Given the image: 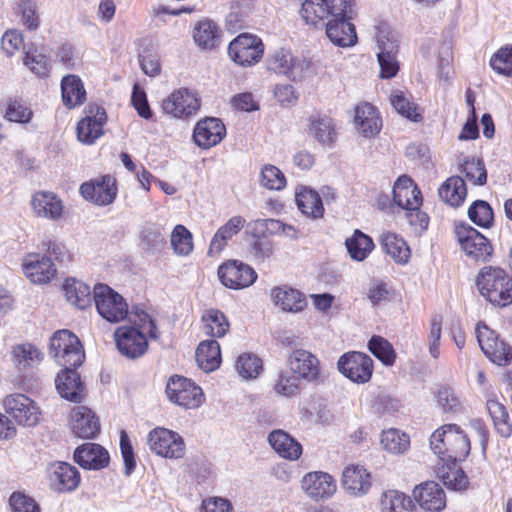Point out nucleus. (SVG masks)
I'll use <instances>...</instances> for the list:
<instances>
[{"label": "nucleus", "instance_id": "nucleus-44", "mask_svg": "<svg viewBox=\"0 0 512 512\" xmlns=\"http://www.w3.org/2000/svg\"><path fill=\"white\" fill-rule=\"evenodd\" d=\"M384 251L397 263L405 264L410 258V249L403 238L395 233L384 232L380 236Z\"/></svg>", "mask_w": 512, "mask_h": 512}, {"label": "nucleus", "instance_id": "nucleus-54", "mask_svg": "<svg viewBox=\"0 0 512 512\" xmlns=\"http://www.w3.org/2000/svg\"><path fill=\"white\" fill-rule=\"evenodd\" d=\"M368 349L386 366H392L396 360L393 346L381 336H373L368 342Z\"/></svg>", "mask_w": 512, "mask_h": 512}, {"label": "nucleus", "instance_id": "nucleus-48", "mask_svg": "<svg viewBox=\"0 0 512 512\" xmlns=\"http://www.w3.org/2000/svg\"><path fill=\"white\" fill-rule=\"evenodd\" d=\"M437 476L443 484L452 490H464L468 486V478L462 469L456 466V462H447L437 469Z\"/></svg>", "mask_w": 512, "mask_h": 512}, {"label": "nucleus", "instance_id": "nucleus-18", "mask_svg": "<svg viewBox=\"0 0 512 512\" xmlns=\"http://www.w3.org/2000/svg\"><path fill=\"white\" fill-rule=\"evenodd\" d=\"M31 209L37 218L59 222L64 218L65 207L61 198L49 191H38L31 198Z\"/></svg>", "mask_w": 512, "mask_h": 512}, {"label": "nucleus", "instance_id": "nucleus-40", "mask_svg": "<svg viewBox=\"0 0 512 512\" xmlns=\"http://www.w3.org/2000/svg\"><path fill=\"white\" fill-rule=\"evenodd\" d=\"M196 361L205 372L217 369L221 363L220 345L216 340L202 341L196 350Z\"/></svg>", "mask_w": 512, "mask_h": 512}, {"label": "nucleus", "instance_id": "nucleus-63", "mask_svg": "<svg viewBox=\"0 0 512 512\" xmlns=\"http://www.w3.org/2000/svg\"><path fill=\"white\" fill-rule=\"evenodd\" d=\"M463 173L468 181L475 185H484L487 181V172L480 159H471L463 164Z\"/></svg>", "mask_w": 512, "mask_h": 512}, {"label": "nucleus", "instance_id": "nucleus-57", "mask_svg": "<svg viewBox=\"0 0 512 512\" xmlns=\"http://www.w3.org/2000/svg\"><path fill=\"white\" fill-rule=\"evenodd\" d=\"M490 66L496 73L512 77V45L500 47L491 57Z\"/></svg>", "mask_w": 512, "mask_h": 512}, {"label": "nucleus", "instance_id": "nucleus-52", "mask_svg": "<svg viewBox=\"0 0 512 512\" xmlns=\"http://www.w3.org/2000/svg\"><path fill=\"white\" fill-rule=\"evenodd\" d=\"M381 507L383 512H411L414 503L404 493L389 490L383 493L381 497Z\"/></svg>", "mask_w": 512, "mask_h": 512}, {"label": "nucleus", "instance_id": "nucleus-1", "mask_svg": "<svg viewBox=\"0 0 512 512\" xmlns=\"http://www.w3.org/2000/svg\"><path fill=\"white\" fill-rule=\"evenodd\" d=\"M430 447L442 461H463L470 453L468 436L455 424H446L436 429L430 437Z\"/></svg>", "mask_w": 512, "mask_h": 512}, {"label": "nucleus", "instance_id": "nucleus-6", "mask_svg": "<svg viewBox=\"0 0 512 512\" xmlns=\"http://www.w3.org/2000/svg\"><path fill=\"white\" fill-rule=\"evenodd\" d=\"M378 46V63L380 66V77L390 79L396 76L399 71V63L396 59L398 43L394 34L385 24L376 27L374 35Z\"/></svg>", "mask_w": 512, "mask_h": 512}, {"label": "nucleus", "instance_id": "nucleus-16", "mask_svg": "<svg viewBox=\"0 0 512 512\" xmlns=\"http://www.w3.org/2000/svg\"><path fill=\"white\" fill-rule=\"evenodd\" d=\"M218 278L227 288L240 290L251 286L257 279L255 270L238 260H228L218 267Z\"/></svg>", "mask_w": 512, "mask_h": 512}, {"label": "nucleus", "instance_id": "nucleus-61", "mask_svg": "<svg viewBox=\"0 0 512 512\" xmlns=\"http://www.w3.org/2000/svg\"><path fill=\"white\" fill-rule=\"evenodd\" d=\"M129 320L133 322L134 328H136L139 332H142L143 335H149L150 338L156 339L158 338L157 328L154 324L151 316L146 313L142 309H135L131 314L128 315Z\"/></svg>", "mask_w": 512, "mask_h": 512}, {"label": "nucleus", "instance_id": "nucleus-29", "mask_svg": "<svg viewBox=\"0 0 512 512\" xmlns=\"http://www.w3.org/2000/svg\"><path fill=\"white\" fill-rule=\"evenodd\" d=\"M354 123L359 134L366 138L376 136L382 127L377 109L367 102L355 107Z\"/></svg>", "mask_w": 512, "mask_h": 512}, {"label": "nucleus", "instance_id": "nucleus-34", "mask_svg": "<svg viewBox=\"0 0 512 512\" xmlns=\"http://www.w3.org/2000/svg\"><path fill=\"white\" fill-rule=\"evenodd\" d=\"M271 300L282 311L292 313L302 311L307 305L305 296L297 289L288 286L273 288Z\"/></svg>", "mask_w": 512, "mask_h": 512}, {"label": "nucleus", "instance_id": "nucleus-23", "mask_svg": "<svg viewBox=\"0 0 512 512\" xmlns=\"http://www.w3.org/2000/svg\"><path fill=\"white\" fill-rule=\"evenodd\" d=\"M226 135V128L222 121L214 117L200 120L193 131V139L197 146L209 149L219 144Z\"/></svg>", "mask_w": 512, "mask_h": 512}, {"label": "nucleus", "instance_id": "nucleus-12", "mask_svg": "<svg viewBox=\"0 0 512 512\" xmlns=\"http://www.w3.org/2000/svg\"><path fill=\"white\" fill-rule=\"evenodd\" d=\"M463 252L474 261H487L492 254V246L481 233L469 225H458L455 229Z\"/></svg>", "mask_w": 512, "mask_h": 512}, {"label": "nucleus", "instance_id": "nucleus-2", "mask_svg": "<svg viewBox=\"0 0 512 512\" xmlns=\"http://www.w3.org/2000/svg\"><path fill=\"white\" fill-rule=\"evenodd\" d=\"M476 282L482 296L492 304L504 307L512 303V279L503 269L484 267Z\"/></svg>", "mask_w": 512, "mask_h": 512}, {"label": "nucleus", "instance_id": "nucleus-62", "mask_svg": "<svg viewBox=\"0 0 512 512\" xmlns=\"http://www.w3.org/2000/svg\"><path fill=\"white\" fill-rule=\"evenodd\" d=\"M441 335H442V319L439 316H435L430 321L429 333L427 336L428 352L433 359H438L440 356Z\"/></svg>", "mask_w": 512, "mask_h": 512}, {"label": "nucleus", "instance_id": "nucleus-17", "mask_svg": "<svg viewBox=\"0 0 512 512\" xmlns=\"http://www.w3.org/2000/svg\"><path fill=\"white\" fill-rule=\"evenodd\" d=\"M107 116L105 109L98 105H88L85 116L77 124V138L84 144H93L104 134L103 127Z\"/></svg>", "mask_w": 512, "mask_h": 512}, {"label": "nucleus", "instance_id": "nucleus-47", "mask_svg": "<svg viewBox=\"0 0 512 512\" xmlns=\"http://www.w3.org/2000/svg\"><path fill=\"white\" fill-rule=\"evenodd\" d=\"M203 331L206 335L221 338L229 330L230 324L223 312L218 309H209L202 315Z\"/></svg>", "mask_w": 512, "mask_h": 512}, {"label": "nucleus", "instance_id": "nucleus-46", "mask_svg": "<svg viewBox=\"0 0 512 512\" xmlns=\"http://www.w3.org/2000/svg\"><path fill=\"white\" fill-rule=\"evenodd\" d=\"M65 297L68 302L79 309L91 306L92 294L90 287L75 279L68 280L64 285Z\"/></svg>", "mask_w": 512, "mask_h": 512}, {"label": "nucleus", "instance_id": "nucleus-59", "mask_svg": "<svg viewBox=\"0 0 512 512\" xmlns=\"http://www.w3.org/2000/svg\"><path fill=\"white\" fill-rule=\"evenodd\" d=\"M236 369L244 379H252L261 372L262 362L256 355L245 353L238 357Z\"/></svg>", "mask_w": 512, "mask_h": 512}, {"label": "nucleus", "instance_id": "nucleus-8", "mask_svg": "<svg viewBox=\"0 0 512 512\" xmlns=\"http://www.w3.org/2000/svg\"><path fill=\"white\" fill-rule=\"evenodd\" d=\"M166 394L169 400L186 409L199 407L204 401L202 389L190 379L174 376L166 386Z\"/></svg>", "mask_w": 512, "mask_h": 512}, {"label": "nucleus", "instance_id": "nucleus-64", "mask_svg": "<svg viewBox=\"0 0 512 512\" xmlns=\"http://www.w3.org/2000/svg\"><path fill=\"white\" fill-rule=\"evenodd\" d=\"M278 394L293 397L300 391V378L295 374L281 373L274 385Z\"/></svg>", "mask_w": 512, "mask_h": 512}, {"label": "nucleus", "instance_id": "nucleus-9", "mask_svg": "<svg viewBox=\"0 0 512 512\" xmlns=\"http://www.w3.org/2000/svg\"><path fill=\"white\" fill-rule=\"evenodd\" d=\"M476 337L487 358L497 365H507L512 361V348L498 339L495 331L485 324H477Z\"/></svg>", "mask_w": 512, "mask_h": 512}, {"label": "nucleus", "instance_id": "nucleus-43", "mask_svg": "<svg viewBox=\"0 0 512 512\" xmlns=\"http://www.w3.org/2000/svg\"><path fill=\"white\" fill-rule=\"evenodd\" d=\"M139 239L143 249L152 253L162 249L166 244L163 226L154 222H147L142 226Z\"/></svg>", "mask_w": 512, "mask_h": 512}, {"label": "nucleus", "instance_id": "nucleus-22", "mask_svg": "<svg viewBox=\"0 0 512 512\" xmlns=\"http://www.w3.org/2000/svg\"><path fill=\"white\" fill-rule=\"evenodd\" d=\"M288 365L293 374L300 379L314 382L320 376L318 358L305 349H296L288 357Z\"/></svg>", "mask_w": 512, "mask_h": 512}, {"label": "nucleus", "instance_id": "nucleus-56", "mask_svg": "<svg viewBox=\"0 0 512 512\" xmlns=\"http://www.w3.org/2000/svg\"><path fill=\"white\" fill-rule=\"evenodd\" d=\"M390 102L393 108L403 117L418 122L422 120V116L417 112V106L411 102L403 92L396 90L390 96Z\"/></svg>", "mask_w": 512, "mask_h": 512}, {"label": "nucleus", "instance_id": "nucleus-7", "mask_svg": "<svg viewBox=\"0 0 512 512\" xmlns=\"http://www.w3.org/2000/svg\"><path fill=\"white\" fill-rule=\"evenodd\" d=\"M201 100L188 88H180L169 94L162 103L163 111L173 118L188 119L199 111Z\"/></svg>", "mask_w": 512, "mask_h": 512}, {"label": "nucleus", "instance_id": "nucleus-3", "mask_svg": "<svg viewBox=\"0 0 512 512\" xmlns=\"http://www.w3.org/2000/svg\"><path fill=\"white\" fill-rule=\"evenodd\" d=\"M354 0H305L300 9L307 24L317 25L324 20L353 18Z\"/></svg>", "mask_w": 512, "mask_h": 512}, {"label": "nucleus", "instance_id": "nucleus-32", "mask_svg": "<svg viewBox=\"0 0 512 512\" xmlns=\"http://www.w3.org/2000/svg\"><path fill=\"white\" fill-rule=\"evenodd\" d=\"M74 459L84 469L99 470L109 464L108 452L96 443L79 446L74 452Z\"/></svg>", "mask_w": 512, "mask_h": 512}, {"label": "nucleus", "instance_id": "nucleus-31", "mask_svg": "<svg viewBox=\"0 0 512 512\" xmlns=\"http://www.w3.org/2000/svg\"><path fill=\"white\" fill-rule=\"evenodd\" d=\"M352 19H333L325 23V33L334 45L351 47L356 44L357 35Z\"/></svg>", "mask_w": 512, "mask_h": 512}, {"label": "nucleus", "instance_id": "nucleus-36", "mask_svg": "<svg viewBox=\"0 0 512 512\" xmlns=\"http://www.w3.org/2000/svg\"><path fill=\"white\" fill-rule=\"evenodd\" d=\"M246 220L242 216L231 217L224 225L218 228L211 239L208 255L217 256L226 247L229 240L237 235L244 227Z\"/></svg>", "mask_w": 512, "mask_h": 512}, {"label": "nucleus", "instance_id": "nucleus-13", "mask_svg": "<svg viewBox=\"0 0 512 512\" xmlns=\"http://www.w3.org/2000/svg\"><path fill=\"white\" fill-rule=\"evenodd\" d=\"M21 267L25 277L36 285L49 284L58 274L50 256L41 253L27 254L22 259Z\"/></svg>", "mask_w": 512, "mask_h": 512}, {"label": "nucleus", "instance_id": "nucleus-53", "mask_svg": "<svg viewBox=\"0 0 512 512\" xmlns=\"http://www.w3.org/2000/svg\"><path fill=\"white\" fill-rule=\"evenodd\" d=\"M23 63L38 77H46L50 72L49 58L37 48L31 47L25 52Z\"/></svg>", "mask_w": 512, "mask_h": 512}, {"label": "nucleus", "instance_id": "nucleus-21", "mask_svg": "<svg viewBox=\"0 0 512 512\" xmlns=\"http://www.w3.org/2000/svg\"><path fill=\"white\" fill-rule=\"evenodd\" d=\"M301 488L311 499L318 501L331 497L336 492V482L325 472H309L301 479Z\"/></svg>", "mask_w": 512, "mask_h": 512}, {"label": "nucleus", "instance_id": "nucleus-15", "mask_svg": "<svg viewBox=\"0 0 512 512\" xmlns=\"http://www.w3.org/2000/svg\"><path fill=\"white\" fill-rule=\"evenodd\" d=\"M338 370L354 383H367L373 374V360L365 353L348 352L337 363Z\"/></svg>", "mask_w": 512, "mask_h": 512}, {"label": "nucleus", "instance_id": "nucleus-30", "mask_svg": "<svg viewBox=\"0 0 512 512\" xmlns=\"http://www.w3.org/2000/svg\"><path fill=\"white\" fill-rule=\"evenodd\" d=\"M76 367H65L58 373L55 380L56 389L59 395L71 402H81L84 398V387L78 373L74 370Z\"/></svg>", "mask_w": 512, "mask_h": 512}, {"label": "nucleus", "instance_id": "nucleus-28", "mask_svg": "<svg viewBox=\"0 0 512 512\" xmlns=\"http://www.w3.org/2000/svg\"><path fill=\"white\" fill-rule=\"evenodd\" d=\"M393 200L404 210L420 208L422 194L410 177L402 175L394 183Z\"/></svg>", "mask_w": 512, "mask_h": 512}, {"label": "nucleus", "instance_id": "nucleus-42", "mask_svg": "<svg viewBox=\"0 0 512 512\" xmlns=\"http://www.w3.org/2000/svg\"><path fill=\"white\" fill-rule=\"evenodd\" d=\"M439 197L453 207L461 205L467 195L465 181L459 176L448 178L438 190Z\"/></svg>", "mask_w": 512, "mask_h": 512}, {"label": "nucleus", "instance_id": "nucleus-60", "mask_svg": "<svg viewBox=\"0 0 512 512\" xmlns=\"http://www.w3.org/2000/svg\"><path fill=\"white\" fill-rule=\"evenodd\" d=\"M260 184L268 190H281L286 186V178L276 166L265 165L261 170Z\"/></svg>", "mask_w": 512, "mask_h": 512}, {"label": "nucleus", "instance_id": "nucleus-33", "mask_svg": "<svg viewBox=\"0 0 512 512\" xmlns=\"http://www.w3.org/2000/svg\"><path fill=\"white\" fill-rule=\"evenodd\" d=\"M307 133L323 146H332L337 136L332 118L321 114L308 118Z\"/></svg>", "mask_w": 512, "mask_h": 512}, {"label": "nucleus", "instance_id": "nucleus-35", "mask_svg": "<svg viewBox=\"0 0 512 512\" xmlns=\"http://www.w3.org/2000/svg\"><path fill=\"white\" fill-rule=\"evenodd\" d=\"M272 449L282 458L295 461L302 454V445L286 431L277 429L268 435Z\"/></svg>", "mask_w": 512, "mask_h": 512}, {"label": "nucleus", "instance_id": "nucleus-20", "mask_svg": "<svg viewBox=\"0 0 512 512\" xmlns=\"http://www.w3.org/2000/svg\"><path fill=\"white\" fill-rule=\"evenodd\" d=\"M115 342L120 353L127 358L142 356L148 347L146 336L134 327H119L114 333Z\"/></svg>", "mask_w": 512, "mask_h": 512}, {"label": "nucleus", "instance_id": "nucleus-38", "mask_svg": "<svg viewBox=\"0 0 512 512\" xmlns=\"http://www.w3.org/2000/svg\"><path fill=\"white\" fill-rule=\"evenodd\" d=\"M299 67V62L288 49L280 48L275 50L268 59L269 70L287 75L293 80L300 77L298 74Z\"/></svg>", "mask_w": 512, "mask_h": 512}, {"label": "nucleus", "instance_id": "nucleus-10", "mask_svg": "<svg viewBox=\"0 0 512 512\" xmlns=\"http://www.w3.org/2000/svg\"><path fill=\"white\" fill-rule=\"evenodd\" d=\"M148 445L155 454L164 458L180 459L185 454L183 438L166 428L158 427L150 431Z\"/></svg>", "mask_w": 512, "mask_h": 512}, {"label": "nucleus", "instance_id": "nucleus-39", "mask_svg": "<svg viewBox=\"0 0 512 512\" xmlns=\"http://www.w3.org/2000/svg\"><path fill=\"white\" fill-rule=\"evenodd\" d=\"M62 100L69 109L80 106L86 99V91L81 79L76 75H67L61 81Z\"/></svg>", "mask_w": 512, "mask_h": 512}, {"label": "nucleus", "instance_id": "nucleus-26", "mask_svg": "<svg viewBox=\"0 0 512 512\" xmlns=\"http://www.w3.org/2000/svg\"><path fill=\"white\" fill-rule=\"evenodd\" d=\"M342 487L353 496H363L371 488V475L364 466L350 464L342 472Z\"/></svg>", "mask_w": 512, "mask_h": 512}, {"label": "nucleus", "instance_id": "nucleus-37", "mask_svg": "<svg viewBox=\"0 0 512 512\" xmlns=\"http://www.w3.org/2000/svg\"><path fill=\"white\" fill-rule=\"evenodd\" d=\"M295 200L298 209L307 217L317 219L323 216V202L320 195L315 190L300 186L296 189Z\"/></svg>", "mask_w": 512, "mask_h": 512}, {"label": "nucleus", "instance_id": "nucleus-58", "mask_svg": "<svg viewBox=\"0 0 512 512\" xmlns=\"http://www.w3.org/2000/svg\"><path fill=\"white\" fill-rule=\"evenodd\" d=\"M468 216L479 227L489 228L493 224L492 208L483 200H477L470 206Z\"/></svg>", "mask_w": 512, "mask_h": 512}, {"label": "nucleus", "instance_id": "nucleus-14", "mask_svg": "<svg viewBox=\"0 0 512 512\" xmlns=\"http://www.w3.org/2000/svg\"><path fill=\"white\" fill-rule=\"evenodd\" d=\"M6 413L19 425L32 427L38 424L41 412L36 403L21 393L10 394L3 400Z\"/></svg>", "mask_w": 512, "mask_h": 512}, {"label": "nucleus", "instance_id": "nucleus-45", "mask_svg": "<svg viewBox=\"0 0 512 512\" xmlns=\"http://www.w3.org/2000/svg\"><path fill=\"white\" fill-rule=\"evenodd\" d=\"M486 407L496 432L503 438H509L512 435V421L506 407L496 400H488Z\"/></svg>", "mask_w": 512, "mask_h": 512}, {"label": "nucleus", "instance_id": "nucleus-51", "mask_svg": "<svg viewBox=\"0 0 512 512\" xmlns=\"http://www.w3.org/2000/svg\"><path fill=\"white\" fill-rule=\"evenodd\" d=\"M220 30L210 20H202L194 28L193 38L202 48L212 49L219 40Z\"/></svg>", "mask_w": 512, "mask_h": 512}, {"label": "nucleus", "instance_id": "nucleus-27", "mask_svg": "<svg viewBox=\"0 0 512 512\" xmlns=\"http://www.w3.org/2000/svg\"><path fill=\"white\" fill-rule=\"evenodd\" d=\"M71 429L80 438H93L100 430L95 414L85 406H76L69 416Z\"/></svg>", "mask_w": 512, "mask_h": 512}, {"label": "nucleus", "instance_id": "nucleus-55", "mask_svg": "<svg viewBox=\"0 0 512 512\" xmlns=\"http://www.w3.org/2000/svg\"><path fill=\"white\" fill-rule=\"evenodd\" d=\"M171 246L174 253L187 256L193 250V240L190 231L183 225H176L171 233Z\"/></svg>", "mask_w": 512, "mask_h": 512}, {"label": "nucleus", "instance_id": "nucleus-49", "mask_svg": "<svg viewBox=\"0 0 512 512\" xmlns=\"http://www.w3.org/2000/svg\"><path fill=\"white\" fill-rule=\"evenodd\" d=\"M383 450L391 454H403L410 446V437L396 428L383 430L380 439Z\"/></svg>", "mask_w": 512, "mask_h": 512}, {"label": "nucleus", "instance_id": "nucleus-24", "mask_svg": "<svg viewBox=\"0 0 512 512\" xmlns=\"http://www.w3.org/2000/svg\"><path fill=\"white\" fill-rule=\"evenodd\" d=\"M413 497L419 506L429 512H439L446 506V496L439 484L427 481L416 486Z\"/></svg>", "mask_w": 512, "mask_h": 512}, {"label": "nucleus", "instance_id": "nucleus-41", "mask_svg": "<svg viewBox=\"0 0 512 512\" xmlns=\"http://www.w3.org/2000/svg\"><path fill=\"white\" fill-rule=\"evenodd\" d=\"M43 359L42 353L32 344H18L12 347L11 360L19 371L38 365Z\"/></svg>", "mask_w": 512, "mask_h": 512}, {"label": "nucleus", "instance_id": "nucleus-11", "mask_svg": "<svg viewBox=\"0 0 512 512\" xmlns=\"http://www.w3.org/2000/svg\"><path fill=\"white\" fill-rule=\"evenodd\" d=\"M264 53L260 38L251 34H241L230 42L228 54L240 66H251L259 62Z\"/></svg>", "mask_w": 512, "mask_h": 512}, {"label": "nucleus", "instance_id": "nucleus-50", "mask_svg": "<svg viewBox=\"0 0 512 512\" xmlns=\"http://www.w3.org/2000/svg\"><path fill=\"white\" fill-rule=\"evenodd\" d=\"M345 244L349 255L356 261L366 259L374 248L372 239L360 230H355L354 234L346 240Z\"/></svg>", "mask_w": 512, "mask_h": 512}, {"label": "nucleus", "instance_id": "nucleus-4", "mask_svg": "<svg viewBox=\"0 0 512 512\" xmlns=\"http://www.w3.org/2000/svg\"><path fill=\"white\" fill-rule=\"evenodd\" d=\"M50 354L63 367H78L85 357L78 337L68 330H59L53 334Z\"/></svg>", "mask_w": 512, "mask_h": 512}, {"label": "nucleus", "instance_id": "nucleus-5", "mask_svg": "<svg viewBox=\"0 0 512 512\" xmlns=\"http://www.w3.org/2000/svg\"><path fill=\"white\" fill-rule=\"evenodd\" d=\"M93 299L100 316L111 323H118L128 317L125 299L105 284L95 285Z\"/></svg>", "mask_w": 512, "mask_h": 512}, {"label": "nucleus", "instance_id": "nucleus-19", "mask_svg": "<svg viewBox=\"0 0 512 512\" xmlns=\"http://www.w3.org/2000/svg\"><path fill=\"white\" fill-rule=\"evenodd\" d=\"M80 193L86 200L98 206L111 204L117 195L116 181L110 175L102 176L80 186Z\"/></svg>", "mask_w": 512, "mask_h": 512}, {"label": "nucleus", "instance_id": "nucleus-25", "mask_svg": "<svg viewBox=\"0 0 512 512\" xmlns=\"http://www.w3.org/2000/svg\"><path fill=\"white\" fill-rule=\"evenodd\" d=\"M48 475L54 490L73 491L80 483V474L76 467L66 462L52 463L48 467Z\"/></svg>", "mask_w": 512, "mask_h": 512}]
</instances>
